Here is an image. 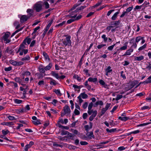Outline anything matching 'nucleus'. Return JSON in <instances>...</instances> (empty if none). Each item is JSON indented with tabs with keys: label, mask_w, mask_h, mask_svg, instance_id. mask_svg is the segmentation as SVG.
Instances as JSON below:
<instances>
[{
	"label": "nucleus",
	"mask_w": 151,
	"mask_h": 151,
	"mask_svg": "<svg viewBox=\"0 0 151 151\" xmlns=\"http://www.w3.org/2000/svg\"><path fill=\"white\" fill-rule=\"evenodd\" d=\"M63 110L64 112L61 113V116H63L65 115L68 116L70 113V110L69 107L68 106H65L63 109Z\"/></svg>",
	"instance_id": "obj_4"
},
{
	"label": "nucleus",
	"mask_w": 151,
	"mask_h": 151,
	"mask_svg": "<svg viewBox=\"0 0 151 151\" xmlns=\"http://www.w3.org/2000/svg\"><path fill=\"white\" fill-rule=\"evenodd\" d=\"M43 55L44 57L45 60L46 61H50V58L46 53L44 52L43 53Z\"/></svg>",
	"instance_id": "obj_35"
},
{
	"label": "nucleus",
	"mask_w": 151,
	"mask_h": 151,
	"mask_svg": "<svg viewBox=\"0 0 151 151\" xmlns=\"http://www.w3.org/2000/svg\"><path fill=\"white\" fill-rule=\"evenodd\" d=\"M88 81L89 82H93L96 83L98 81L97 78H93L92 77H89L88 79Z\"/></svg>",
	"instance_id": "obj_15"
},
{
	"label": "nucleus",
	"mask_w": 151,
	"mask_h": 151,
	"mask_svg": "<svg viewBox=\"0 0 151 151\" xmlns=\"http://www.w3.org/2000/svg\"><path fill=\"white\" fill-rule=\"evenodd\" d=\"M50 83L51 85L53 86H55L57 84L56 81L52 78L51 79Z\"/></svg>",
	"instance_id": "obj_37"
},
{
	"label": "nucleus",
	"mask_w": 151,
	"mask_h": 151,
	"mask_svg": "<svg viewBox=\"0 0 151 151\" xmlns=\"http://www.w3.org/2000/svg\"><path fill=\"white\" fill-rule=\"evenodd\" d=\"M81 17L82 16L81 15H78V17L77 18H76V19H74L73 18H71V19H69L67 21V23L68 24H70L75 20H78L79 19H80L81 18Z\"/></svg>",
	"instance_id": "obj_10"
},
{
	"label": "nucleus",
	"mask_w": 151,
	"mask_h": 151,
	"mask_svg": "<svg viewBox=\"0 0 151 151\" xmlns=\"http://www.w3.org/2000/svg\"><path fill=\"white\" fill-rule=\"evenodd\" d=\"M151 83V76L149 77L146 81L140 83L147 84Z\"/></svg>",
	"instance_id": "obj_21"
},
{
	"label": "nucleus",
	"mask_w": 151,
	"mask_h": 151,
	"mask_svg": "<svg viewBox=\"0 0 151 151\" xmlns=\"http://www.w3.org/2000/svg\"><path fill=\"white\" fill-rule=\"evenodd\" d=\"M33 123L35 125H38L40 124L39 120L37 119L36 120L33 121Z\"/></svg>",
	"instance_id": "obj_41"
},
{
	"label": "nucleus",
	"mask_w": 151,
	"mask_h": 151,
	"mask_svg": "<svg viewBox=\"0 0 151 151\" xmlns=\"http://www.w3.org/2000/svg\"><path fill=\"white\" fill-rule=\"evenodd\" d=\"M30 109V108L29 105H27L25 107L21 110L20 112H23L25 111H27Z\"/></svg>",
	"instance_id": "obj_20"
},
{
	"label": "nucleus",
	"mask_w": 151,
	"mask_h": 151,
	"mask_svg": "<svg viewBox=\"0 0 151 151\" xmlns=\"http://www.w3.org/2000/svg\"><path fill=\"white\" fill-rule=\"evenodd\" d=\"M14 102L16 104H20L22 102V101L21 100L16 99L14 100Z\"/></svg>",
	"instance_id": "obj_48"
},
{
	"label": "nucleus",
	"mask_w": 151,
	"mask_h": 151,
	"mask_svg": "<svg viewBox=\"0 0 151 151\" xmlns=\"http://www.w3.org/2000/svg\"><path fill=\"white\" fill-rule=\"evenodd\" d=\"M43 2L39 1L33 5V8L37 12H39L42 9Z\"/></svg>",
	"instance_id": "obj_2"
},
{
	"label": "nucleus",
	"mask_w": 151,
	"mask_h": 151,
	"mask_svg": "<svg viewBox=\"0 0 151 151\" xmlns=\"http://www.w3.org/2000/svg\"><path fill=\"white\" fill-rule=\"evenodd\" d=\"M77 11H76V10L74 11H72L70 12L69 14L68 15V16H69L70 18L76 19V18H77L78 17V16H77Z\"/></svg>",
	"instance_id": "obj_7"
},
{
	"label": "nucleus",
	"mask_w": 151,
	"mask_h": 151,
	"mask_svg": "<svg viewBox=\"0 0 151 151\" xmlns=\"http://www.w3.org/2000/svg\"><path fill=\"white\" fill-rule=\"evenodd\" d=\"M67 136L68 137L70 138H73L74 137L73 135L71 133H70L69 132H68L67 134Z\"/></svg>",
	"instance_id": "obj_59"
},
{
	"label": "nucleus",
	"mask_w": 151,
	"mask_h": 151,
	"mask_svg": "<svg viewBox=\"0 0 151 151\" xmlns=\"http://www.w3.org/2000/svg\"><path fill=\"white\" fill-rule=\"evenodd\" d=\"M81 145H88V143L86 141H81L80 142Z\"/></svg>",
	"instance_id": "obj_63"
},
{
	"label": "nucleus",
	"mask_w": 151,
	"mask_h": 151,
	"mask_svg": "<svg viewBox=\"0 0 151 151\" xmlns=\"http://www.w3.org/2000/svg\"><path fill=\"white\" fill-rule=\"evenodd\" d=\"M73 78L74 79H76L79 81H81V78L78 76L77 75L75 74L73 76Z\"/></svg>",
	"instance_id": "obj_33"
},
{
	"label": "nucleus",
	"mask_w": 151,
	"mask_h": 151,
	"mask_svg": "<svg viewBox=\"0 0 151 151\" xmlns=\"http://www.w3.org/2000/svg\"><path fill=\"white\" fill-rule=\"evenodd\" d=\"M112 70L111 69V67L110 66H109L105 70V75L107 76H109L112 73Z\"/></svg>",
	"instance_id": "obj_8"
},
{
	"label": "nucleus",
	"mask_w": 151,
	"mask_h": 151,
	"mask_svg": "<svg viewBox=\"0 0 151 151\" xmlns=\"http://www.w3.org/2000/svg\"><path fill=\"white\" fill-rule=\"evenodd\" d=\"M106 131L108 132L109 133H112V132H114L116 130V128H114V129H109L108 128H107L106 129Z\"/></svg>",
	"instance_id": "obj_36"
},
{
	"label": "nucleus",
	"mask_w": 151,
	"mask_h": 151,
	"mask_svg": "<svg viewBox=\"0 0 151 151\" xmlns=\"http://www.w3.org/2000/svg\"><path fill=\"white\" fill-rule=\"evenodd\" d=\"M117 24L116 22H115V23L113 24V26H110L107 27L106 30L107 31V32H109L110 30L111 29L115 27L116 25Z\"/></svg>",
	"instance_id": "obj_11"
},
{
	"label": "nucleus",
	"mask_w": 151,
	"mask_h": 151,
	"mask_svg": "<svg viewBox=\"0 0 151 151\" xmlns=\"http://www.w3.org/2000/svg\"><path fill=\"white\" fill-rule=\"evenodd\" d=\"M38 69L39 72L42 73H45V69L44 66H43L42 65H40L38 68Z\"/></svg>",
	"instance_id": "obj_13"
},
{
	"label": "nucleus",
	"mask_w": 151,
	"mask_h": 151,
	"mask_svg": "<svg viewBox=\"0 0 151 151\" xmlns=\"http://www.w3.org/2000/svg\"><path fill=\"white\" fill-rule=\"evenodd\" d=\"M133 51V50L132 49H129L126 51L124 55H130Z\"/></svg>",
	"instance_id": "obj_16"
},
{
	"label": "nucleus",
	"mask_w": 151,
	"mask_h": 151,
	"mask_svg": "<svg viewBox=\"0 0 151 151\" xmlns=\"http://www.w3.org/2000/svg\"><path fill=\"white\" fill-rule=\"evenodd\" d=\"M18 52H20L19 55H23V53L24 54H26L28 52L27 45L22 43L20 45Z\"/></svg>",
	"instance_id": "obj_1"
},
{
	"label": "nucleus",
	"mask_w": 151,
	"mask_h": 151,
	"mask_svg": "<svg viewBox=\"0 0 151 151\" xmlns=\"http://www.w3.org/2000/svg\"><path fill=\"white\" fill-rule=\"evenodd\" d=\"M119 14L118 12H116L115 13L114 15L111 17V19L113 20L116 19L117 15Z\"/></svg>",
	"instance_id": "obj_38"
},
{
	"label": "nucleus",
	"mask_w": 151,
	"mask_h": 151,
	"mask_svg": "<svg viewBox=\"0 0 151 151\" xmlns=\"http://www.w3.org/2000/svg\"><path fill=\"white\" fill-rule=\"evenodd\" d=\"M97 112L96 110H94L93 111L92 114L91 115L93 116V117H95L97 114Z\"/></svg>",
	"instance_id": "obj_60"
},
{
	"label": "nucleus",
	"mask_w": 151,
	"mask_h": 151,
	"mask_svg": "<svg viewBox=\"0 0 151 151\" xmlns=\"http://www.w3.org/2000/svg\"><path fill=\"white\" fill-rule=\"evenodd\" d=\"M83 71L86 75L89 76H90V74L88 73V69H84L83 70Z\"/></svg>",
	"instance_id": "obj_49"
},
{
	"label": "nucleus",
	"mask_w": 151,
	"mask_h": 151,
	"mask_svg": "<svg viewBox=\"0 0 151 151\" xmlns=\"http://www.w3.org/2000/svg\"><path fill=\"white\" fill-rule=\"evenodd\" d=\"M30 74H31L28 71H27L24 72V73H23V75H24V76H30Z\"/></svg>",
	"instance_id": "obj_55"
},
{
	"label": "nucleus",
	"mask_w": 151,
	"mask_h": 151,
	"mask_svg": "<svg viewBox=\"0 0 151 151\" xmlns=\"http://www.w3.org/2000/svg\"><path fill=\"white\" fill-rule=\"evenodd\" d=\"M133 9V6L129 7L126 9V12H130L132 9Z\"/></svg>",
	"instance_id": "obj_64"
},
{
	"label": "nucleus",
	"mask_w": 151,
	"mask_h": 151,
	"mask_svg": "<svg viewBox=\"0 0 151 151\" xmlns=\"http://www.w3.org/2000/svg\"><path fill=\"white\" fill-rule=\"evenodd\" d=\"M103 104V102L101 101H96L94 105V107H96L98 105L102 106Z\"/></svg>",
	"instance_id": "obj_25"
},
{
	"label": "nucleus",
	"mask_w": 151,
	"mask_h": 151,
	"mask_svg": "<svg viewBox=\"0 0 151 151\" xmlns=\"http://www.w3.org/2000/svg\"><path fill=\"white\" fill-rule=\"evenodd\" d=\"M151 124V122H148L146 123H144L143 124H139L137 125L138 127H142L143 126H146L149 124Z\"/></svg>",
	"instance_id": "obj_42"
},
{
	"label": "nucleus",
	"mask_w": 151,
	"mask_h": 151,
	"mask_svg": "<svg viewBox=\"0 0 151 151\" xmlns=\"http://www.w3.org/2000/svg\"><path fill=\"white\" fill-rule=\"evenodd\" d=\"M10 35V33L8 32H4L2 34L3 35L2 39L5 43H7L10 42V40L8 39Z\"/></svg>",
	"instance_id": "obj_3"
},
{
	"label": "nucleus",
	"mask_w": 151,
	"mask_h": 151,
	"mask_svg": "<svg viewBox=\"0 0 151 151\" xmlns=\"http://www.w3.org/2000/svg\"><path fill=\"white\" fill-rule=\"evenodd\" d=\"M147 44L146 43L144 45H143L142 46L140 47L139 48H138V50L139 51H142L143 50H144L147 47Z\"/></svg>",
	"instance_id": "obj_29"
},
{
	"label": "nucleus",
	"mask_w": 151,
	"mask_h": 151,
	"mask_svg": "<svg viewBox=\"0 0 151 151\" xmlns=\"http://www.w3.org/2000/svg\"><path fill=\"white\" fill-rule=\"evenodd\" d=\"M18 17L20 19V22L21 23H23L26 22L29 18V17L28 15H18Z\"/></svg>",
	"instance_id": "obj_6"
},
{
	"label": "nucleus",
	"mask_w": 151,
	"mask_h": 151,
	"mask_svg": "<svg viewBox=\"0 0 151 151\" xmlns=\"http://www.w3.org/2000/svg\"><path fill=\"white\" fill-rule=\"evenodd\" d=\"M27 12L28 14L27 15H28L30 17L32 15L33 11V10L32 9H27Z\"/></svg>",
	"instance_id": "obj_18"
},
{
	"label": "nucleus",
	"mask_w": 151,
	"mask_h": 151,
	"mask_svg": "<svg viewBox=\"0 0 151 151\" xmlns=\"http://www.w3.org/2000/svg\"><path fill=\"white\" fill-rule=\"evenodd\" d=\"M99 83L101 85L103 86V87L105 88H107L108 87V85L106 84L104 81L102 80H99Z\"/></svg>",
	"instance_id": "obj_22"
},
{
	"label": "nucleus",
	"mask_w": 151,
	"mask_h": 151,
	"mask_svg": "<svg viewBox=\"0 0 151 151\" xmlns=\"http://www.w3.org/2000/svg\"><path fill=\"white\" fill-rule=\"evenodd\" d=\"M106 46V45L105 44H99V45L97 46V48L98 49H101V48L102 47L105 46Z\"/></svg>",
	"instance_id": "obj_62"
},
{
	"label": "nucleus",
	"mask_w": 151,
	"mask_h": 151,
	"mask_svg": "<svg viewBox=\"0 0 151 151\" xmlns=\"http://www.w3.org/2000/svg\"><path fill=\"white\" fill-rule=\"evenodd\" d=\"M38 85L40 86L41 87L43 86L45 84V82L44 81L41 80L38 83Z\"/></svg>",
	"instance_id": "obj_39"
},
{
	"label": "nucleus",
	"mask_w": 151,
	"mask_h": 151,
	"mask_svg": "<svg viewBox=\"0 0 151 151\" xmlns=\"http://www.w3.org/2000/svg\"><path fill=\"white\" fill-rule=\"evenodd\" d=\"M74 113L76 115H79L80 114V112L79 110L78 109H75L74 112Z\"/></svg>",
	"instance_id": "obj_45"
},
{
	"label": "nucleus",
	"mask_w": 151,
	"mask_h": 151,
	"mask_svg": "<svg viewBox=\"0 0 151 151\" xmlns=\"http://www.w3.org/2000/svg\"><path fill=\"white\" fill-rule=\"evenodd\" d=\"M128 43L127 42H126L124 45L123 46H122L121 47L120 49L121 50H126L127 48V45Z\"/></svg>",
	"instance_id": "obj_34"
},
{
	"label": "nucleus",
	"mask_w": 151,
	"mask_h": 151,
	"mask_svg": "<svg viewBox=\"0 0 151 151\" xmlns=\"http://www.w3.org/2000/svg\"><path fill=\"white\" fill-rule=\"evenodd\" d=\"M54 92L58 95L61 96V93L60 90L59 89H55V90Z\"/></svg>",
	"instance_id": "obj_46"
},
{
	"label": "nucleus",
	"mask_w": 151,
	"mask_h": 151,
	"mask_svg": "<svg viewBox=\"0 0 151 151\" xmlns=\"http://www.w3.org/2000/svg\"><path fill=\"white\" fill-rule=\"evenodd\" d=\"M68 132L66 131L63 130L61 132V134L62 135H64L66 134H67Z\"/></svg>",
	"instance_id": "obj_57"
},
{
	"label": "nucleus",
	"mask_w": 151,
	"mask_h": 151,
	"mask_svg": "<svg viewBox=\"0 0 151 151\" xmlns=\"http://www.w3.org/2000/svg\"><path fill=\"white\" fill-rule=\"evenodd\" d=\"M73 86L75 91H79L81 88L80 86L77 85H73Z\"/></svg>",
	"instance_id": "obj_30"
},
{
	"label": "nucleus",
	"mask_w": 151,
	"mask_h": 151,
	"mask_svg": "<svg viewBox=\"0 0 151 151\" xmlns=\"http://www.w3.org/2000/svg\"><path fill=\"white\" fill-rule=\"evenodd\" d=\"M122 95H118L116 96V97L115 99V100L116 101H118L120 99H121L122 97Z\"/></svg>",
	"instance_id": "obj_53"
},
{
	"label": "nucleus",
	"mask_w": 151,
	"mask_h": 151,
	"mask_svg": "<svg viewBox=\"0 0 151 151\" xmlns=\"http://www.w3.org/2000/svg\"><path fill=\"white\" fill-rule=\"evenodd\" d=\"M101 37L104 40V42H106L108 38L107 37H106V35H103L101 36Z\"/></svg>",
	"instance_id": "obj_43"
},
{
	"label": "nucleus",
	"mask_w": 151,
	"mask_h": 151,
	"mask_svg": "<svg viewBox=\"0 0 151 151\" xmlns=\"http://www.w3.org/2000/svg\"><path fill=\"white\" fill-rule=\"evenodd\" d=\"M79 96H80L81 98L83 99H86L88 97V95L84 93H81Z\"/></svg>",
	"instance_id": "obj_31"
},
{
	"label": "nucleus",
	"mask_w": 151,
	"mask_h": 151,
	"mask_svg": "<svg viewBox=\"0 0 151 151\" xmlns=\"http://www.w3.org/2000/svg\"><path fill=\"white\" fill-rule=\"evenodd\" d=\"M89 125H87L85 126L84 127L86 131H88V130L92 128L93 124L91 122H89Z\"/></svg>",
	"instance_id": "obj_12"
},
{
	"label": "nucleus",
	"mask_w": 151,
	"mask_h": 151,
	"mask_svg": "<svg viewBox=\"0 0 151 151\" xmlns=\"http://www.w3.org/2000/svg\"><path fill=\"white\" fill-rule=\"evenodd\" d=\"M31 41V39L30 38H27L24 40L22 43L24 45H26V43L27 42L28 45H29Z\"/></svg>",
	"instance_id": "obj_19"
},
{
	"label": "nucleus",
	"mask_w": 151,
	"mask_h": 151,
	"mask_svg": "<svg viewBox=\"0 0 151 151\" xmlns=\"http://www.w3.org/2000/svg\"><path fill=\"white\" fill-rule=\"evenodd\" d=\"M70 38V36H66V38L63 40V44L65 46H70L71 43Z\"/></svg>",
	"instance_id": "obj_5"
},
{
	"label": "nucleus",
	"mask_w": 151,
	"mask_h": 151,
	"mask_svg": "<svg viewBox=\"0 0 151 151\" xmlns=\"http://www.w3.org/2000/svg\"><path fill=\"white\" fill-rule=\"evenodd\" d=\"M88 105V103L86 102L84 103L82 105V107L84 109H86L87 108Z\"/></svg>",
	"instance_id": "obj_61"
},
{
	"label": "nucleus",
	"mask_w": 151,
	"mask_h": 151,
	"mask_svg": "<svg viewBox=\"0 0 151 151\" xmlns=\"http://www.w3.org/2000/svg\"><path fill=\"white\" fill-rule=\"evenodd\" d=\"M2 134L4 135H6L7 134H8L9 133V132L7 130H2Z\"/></svg>",
	"instance_id": "obj_56"
},
{
	"label": "nucleus",
	"mask_w": 151,
	"mask_h": 151,
	"mask_svg": "<svg viewBox=\"0 0 151 151\" xmlns=\"http://www.w3.org/2000/svg\"><path fill=\"white\" fill-rule=\"evenodd\" d=\"M52 23V20L50 22L48 23V24L47 25V26L45 29V30L44 31V32L46 33L47 32V31L48 30V29H49L50 27L51 26Z\"/></svg>",
	"instance_id": "obj_23"
},
{
	"label": "nucleus",
	"mask_w": 151,
	"mask_h": 151,
	"mask_svg": "<svg viewBox=\"0 0 151 151\" xmlns=\"http://www.w3.org/2000/svg\"><path fill=\"white\" fill-rule=\"evenodd\" d=\"M10 63L12 65H17V62H16L14 60H10Z\"/></svg>",
	"instance_id": "obj_50"
},
{
	"label": "nucleus",
	"mask_w": 151,
	"mask_h": 151,
	"mask_svg": "<svg viewBox=\"0 0 151 151\" xmlns=\"http://www.w3.org/2000/svg\"><path fill=\"white\" fill-rule=\"evenodd\" d=\"M51 74L52 76L55 77L57 79L59 78V76L58 73H56L53 71H52L51 72Z\"/></svg>",
	"instance_id": "obj_28"
},
{
	"label": "nucleus",
	"mask_w": 151,
	"mask_h": 151,
	"mask_svg": "<svg viewBox=\"0 0 151 151\" xmlns=\"http://www.w3.org/2000/svg\"><path fill=\"white\" fill-rule=\"evenodd\" d=\"M118 119L122 121H126L129 119V118L126 116H124V117L119 116L118 117Z\"/></svg>",
	"instance_id": "obj_27"
},
{
	"label": "nucleus",
	"mask_w": 151,
	"mask_h": 151,
	"mask_svg": "<svg viewBox=\"0 0 151 151\" xmlns=\"http://www.w3.org/2000/svg\"><path fill=\"white\" fill-rule=\"evenodd\" d=\"M7 117L11 121L14 120L16 119L15 117L13 116L9 115L7 116Z\"/></svg>",
	"instance_id": "obj_40"
},
{
	"label": "nucleus",
	"mask_w": 151,
	"mask_h": 151,
	"mask_svg": "<svg viewBox=\"0 0 151 151\" xmlns=\"http://www.w3.org/2000/svg\"><path fill=\"white\" fill-rule=\"evenodd\" d=\"M142 7V6H136L134 8V10L135 11H136L137 10L140 9Z\"/></svg>",
	"instance_id": "obj_54"
},
{
	"label": "nucleus",
	"mask_w": 151,
	"mask_h": 151,
	"mask_svg": "<svg viewBox=\"0 0 151 151\" xmlns=\"http://www.w3.org/2000/svg\"><path fill=\"white\" fill-rule=\"evenodd\" d=\"M40 28L39 26H38L35 28L34 29V31L32 34V35H33L34 34H35L37 31Z\"/></svg>",
	"instance_id": "obj_58"
},
{
	"label": "nucleus",
	"mask_w": 151,
	"mask_h": 151,
	"mask_svg": "<svg viewBox=\"0 0 151 151\" xmlns=\"http://www.w3.org/2000/svg\"><path fill=\"white\" fill-rule=\"evenodd\" d=\"M30 57L29 55H27L25 57L21 59V60L22 61H28L30 60Z\"/></svg>",
	"instance_id": "obj_24"
},
{
	"label": "nucleus",
	"mask_w": 151,
	"mask_h": 151,
	"mask_svg": "<svg viewBox=\"0 0 151 151\" xmlns=\"http://www.w3.org/2000/svg\"><path fill=\"white\" fill-rule=\"evenodd\" d=\"M142 39V37H141V36L137 37H136V38L135 39V41L136 42L138 43Z\"/></svg>",
	"instance_id": "obj_47"
},
{
	"label": "nucleus",
	"mask_w": 151,
	"mask_h": 151,
	"mask_svg": "<svg viewBox=\"0 0 151 151\" xmlns=\"http://www.w3.org/2000/svg\"><path fill=\"white\" fill-rule=\"evenodd\" d=\"M14 80L16 82H18L19 83H21V80L19 78L16 77L14 78Z\"/></svg>",
	"instance_id": "obj_52"
},
{
	"label": "nucleus",
	"mask_w": 151,
	"mask_h": 151,
	"mask_svg": "<svg viewBox=\"0 0 151 151\" xmlns=\"http://www.w3.org/2000/svg\"><path fill=\"white\" fill-rule=\"evenodd\" d=\"M47 0H45L43 1V4L45 6V9H47L50 7V6L49 3H48Z\"/></svg>",
	"instance_id": "obj_17"
},
{
	"label": "nucleus",
	"mask_w": 151,
	"mask_h": 151,
	"mask_svg": "<svg viewBox=\"0 0 151 151\" xmlns=\"http://www.w3.org/2000/svg\"><path fill=\"white\" fill-rule=\"evenodd\" d=\"M52 66V64L51 63H50L49 64L46 66L44 67L45 71L49 70Z\"/></svg>",
	"instance_id": "obj_26"
},
{
	"label": "nucleus",
	"mask_w": 151,
	"mask_h": 151,
	"mask_svg": "<svg viewBox=\"0 0 151 151\" xmlns=\"http://www.w3.org/2000/svg\"><path fill=\"white\" fill-rule=\"evenodd\" d=\"M31 147L29 144L26 145L24 147V151H28V149Z\"/></svg>",
	"instance_id": "obj_44"
},
{
	"label": "nucleus",
	"mask_w": 151,
	"mask_h": 151,
	"mask_svg": "<svg viewBox=\"0 0 151 151\" xmlns=\"http://www.w3.org/2000/svg\"><path fill=\"white\" fill-rule=\"evenodd\" d=\"M71 131L75 134H77L78 133V132L76 129H71Z\"/></svg>",
	"instance_id": "obj_51"
},
{
	"label": "nucleus",
	"mask_w": 151,
	"mask_h": 151,
	"mask_svg": "<svg viewBox=\"0 0 151 151\" xmlns=\"http://www.w3.org/2000/svg\"><path fill=\"white\" fill-rule=\"evenodd\" d=\"M110 106V104L107 103L105 106V107L102 109L101 112V116L104 115L106 111L108 109Z\"/></svg>",
	"instance_id": "obj_9"
},
{
	"label": "nucleus",
	"mask_w": 151,
	"mask_h": 151,
	"mask_svg": "<svg viewBox=\"0 0 151 151\" xmlns=\"http://www.w3.org/2000/svg\"><path fill=\"white\" fill-rule=\"evenodd\" d=\"M86 135L87 137L90 139L94 138V137L93 135V132H88L86 133Z\"/></svg>",
	"instance_id": "obj_14"
},
{
	"label": "nucleus",
	"mask_w": 151,
	"mask_h": 151,
	"mask_svg": "<svg viewBox=\"0 0 151 151\" xmlns=\"http://www.w3.org/2000/svg\"><path fill=\"white\" fill-rule=\"evenodd\" d=\"M144 58V56L142 55H141L139 57H135L134 58L135 60L140 61L143 60Z\"/></svg>",
	"instance_id": "obj_32"
}]
</instances>
